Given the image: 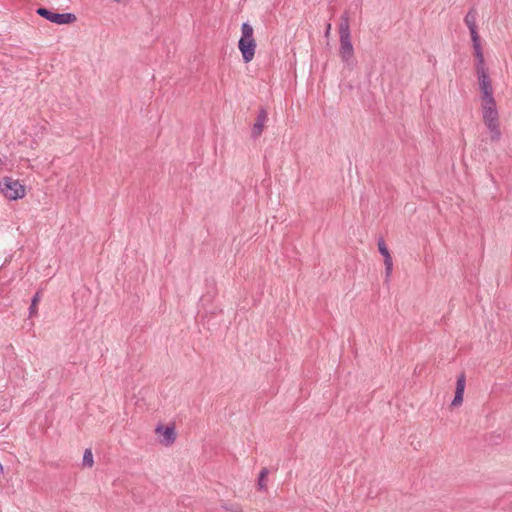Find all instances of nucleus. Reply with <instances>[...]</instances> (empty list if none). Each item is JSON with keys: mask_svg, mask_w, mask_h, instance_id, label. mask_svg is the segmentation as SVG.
Wrapping results in <instances>:
<instances>
[{"mask_svg": "<svg viewBox=\"0 0 512 512\" xmlns=\"http://www.w3.org/2000/svg\"><path fill=\"white\" fill-rule=\"evenodd\" d=\"M242 36L238 47L245 63H249L255 55L256 42L253 37V28L249 23H243L241 27Z\"/></svg>", "mask_w": 512, "mask_h": 512, "instance_id": "obj_1", "label": "nucleus"}, {"mask_svg": "<svg viewBox=\"0 0 512 512\" xmlns=\"http://www.w3.org/2000/svg\"><path fill=\"white\" fill-rule=\"evenodd\" d=\"M0 192L8 200H18L26 195V188L19 180L6 176L0 180Z\"/></svg>", "mask_w": 512, "mask_h": 512, "instance_id": "obj_2", "label": "nucleus"}, {"mask_svg": "<svg viewBox=\"0 0 512 512\" xmlns=\"http://www.w3.org/2000/svg\"><path fill=\"white\" fill-rule=\"evenodd\" d=\"M482 118L485 126L490 132L492 141H499L501 138V130L499 124V113L497 108L482 111Z\"/></svg>", "mask_w": 512, "mask_h": 512, "instance_id": "obj_3", "label": "nucleus"}, {"mask_svg": "<svg viewBox=\"0 0 512 512\" xmlns=\"http://www.w3.org/2000/svg\"><path fill=\"white\" fill-rule=\"evenodd\" d=\"M36 13L46 20L58 25L71 24L76 21V16L72 13H57L44 7H39L36 10Z\"/></svg>", "mask_w": 512, "mask_h": 512, "instance_id": "obj_4", "label": "nucleus"}, {"mask_svg": "<svg viewBox=\"0 0 512 512\" xmlns=\"http://www.w3.org/2000/svg\"><path fill=\"white\" fill-rule=\"evenodd\" d=\"M339 41V56L347 68L353 69L356 61L354 57V48L352 45L351 37L339 38Z\"/></svg>", "mask_w": 512, "mask_h": 512, "instance_id": "obj_5", "label": "nucleus"}, {"mask_svg": "<svg viewBox=\"0 0 512 512\" xmlns=\"http://www.w3.org/2000/svg\"><path fill=\"white\" fill-rule=\"evenodd\" d=\"M476 72L481 96L493 95V87L487 69Z\"/></svg>", "mask_w": 512, "mask_h": 512, "instance_id": "obj_6", "label": "nucleus"}, {"mask_svg": "<svg viewBox=\"0 0 512 512\" xmlns=\"http://www.w3.org/2000/svg\"><path fill=\"white\" fill-rule=\"evenodd\" d=\"M465 386H466V377H465V374L462 373L457 378L455 396L451 403L452 406L458 407L462 404Z\"/></svg>", "mask_w": 512, "mask_h": 512, "instance_id": "obj_7", "label": "nucleus"}, {"mask_svg": "<svg viewBox=\"0 0 512 512\" xmlns=\"http://www.w3.org/2000/svg\"><path fill=\"white\" fill-rule=\"evenodd\" d=\"M267 119H268L267 111L265 109H260V111L257 115L256 121L252 128V137L253 138H258L262 134V132L264 130L265 123L267 122Z\"/></svg>", "mask_w": 512, "mask_h": 512, "instance_id": "obj_8", "label": "nucleus"}, {"mask_svg": "<svg viewBox=\"0 0 512 512\" xmlns=\"http://www.w3.org/2000/svg\"><path fill=\"white\" fill-rule=\"evenodd\" d=\"M156 433L162 437L160 441L166 446L171 445L175 441L176 434L173 427L158 426L156 428Z\"/></svg>", "mask_w": 512, "mask_h": 512, "instance_id": "obj_9", "label": "nucleus"}, {"mask_svg": "<svg viewBox=\"0 0 512 512\" xmlns=\"http://www.w3.org/2000/svg\"><path fill=\"white\" fill-rule=\"evenodd\" d=\"M339 38H350V17L347 12H344L340 17V24L338 27Z\"/></svg>", "mask_w": 512, "mask_h": 512, "instance_id": "obj_10", "label": "nucleus"}, {"mask_svg": "<svg viewBox=\"0 0 512 512\" xmlns=\"http://www.w3.org/2000/svg\"><path fill=\"white\" fill-rule=\"evenodd\" d=\"M474 55L476 58V71L479 70H485V63H484V55L482 51L481 44H476L473 46Z\"/></svg>", "mask_w": 512, "mask_h": 512, "instance_id": "obj_11", "label": "nucleus"}, {"mask_svg": "<svg viewBox=\"0 0 512 512\" xmlns=\"http://www.w3.org/2000/svg\"><path fill=\"white\" fill-rule=\"evenodd\" d=\"M481 98V112L497 108V104L493 95L480 96Z\"/></svg>", "mask_w": 512, "mask_h": 512, "instance_id": "obj_12", "label": "nucleus"}, {"mask_svg": "<svg viewBox=\"0 0 512 512\" xmlns=\"http://www.w3.org/2000/svg\"><path fill=\"white\" fill-rule=\"evenodd\" d=\"M476 20H477L476 10L475 9L469 10L464 19V22L467 25L469 30L477 28Z\"/></svg>", "mask_w": 512, "mask_h": 512, "instance_id": "obj_13", "label": "nucleus"}, {"mask_svg": "<svg viewBox=\"0 0 512 512\" xmlns=\"http://www.w3.org/2000/svg\"><path fill=\"white\" fill-rule=\"evenodd\" d=\"M384 265H385V276L386 280H388L391 276L392 269H393V261L390 254H387L386 257H384Z\"/></svg>", "mask_w": 512, "mask_h": 512, "instance_id": "obj_14", "label": "nucleus"}, {"mask_svg": "<svg viewBox=\"0 0 512 512\" xmlns=\"http://www.w3.org/2000/svg\"><path fill=\"white\" fill-rule=\"evenodd\" d=\"M94 464L93 454L91 449H86L83 455V466L92 467Z\"/></svg>", "mask_w": 512, "mask_h": 512, "instance_id": "obj_15", "label": "nucleus"}, {"mask_svg": "<svg viewBox=\"0 0 512 512\" xmlns=\"http://www.w3.org/2000/svg\"><path fill=\"white\" fill-rule=\"evenodd\" d=\"M268 474V469L267 468H263L259 474V479H258V486L260 489H263L265 488L266 484H265V478Z\"/></svg>", "mask_w": 512, "mask_h": 512, "instance_id": "obj_16", "label": "nucleus"}, {"mask_svg": "<svg viewBox=\"0 0 512 512\" xmlns=\"http://www.w3.org/2000/svg\"><path fill=\"white\" fill-rule=\"evenodd\" d=\"M40 300V296H39V293L37 292L35 294V296L33 297L32 299V303L30 305V308H29V311H30V315L32 316L34 313H36V307H37V303L39 302Z\"/></svg>", "mask_w": 512, "mask_h": 512, "instance_id": "obj_17", "label": "nucleus"}, {"mask_svg": "<svg viewBox=\"0 0 512 512\" xmlns=\"http://www.w3.org/2000/svg\"><path fill=\"white\" fill-rule=\"evenodd\" d=\"M469 31H470V36H471L473 46L476 44H480V37L477 32V28L470 29Z\"/></svg>", "mask_w": 512, "mask_h": 512, "instance_id": "obj_18", "label": "nucleus"}, {"mask_svg": "<svg viewBox=\"0 0 512 512\" xmlns=\"http://www.w3.org/2000/svg\"><path fill=\"white\" fill-rule=\"evenodd\" d=\"M378 250H379V252L381 253V255H382L383 257H386V256H387V254H390V253H389V250H388V248H387V246H386V244H385V242H384V240H380V241L378 242Z\"/></svg>", "mask_w": 512, "mask_h": 512, "instance_id": "obj_19", "label": "nucleus"}, {"mask_svg": "<svg viewBox=\"0 0 512 512\" xmlns=\"http://www.w3.org/2000/svg\"><path fill=\"white\" fill-rule=\"evenodd\" d=\"M7 165V157H0V172H2Z\"/></svg>", "mask_w": 512, "mask_h": 512, "instance_id": "obj_20", "label": "nucleus"}, {"mask_svg": "<svg viewBox=\"0 0 512 512\" xmlns=\"http://www.w3.org/2000/svg\"><path fill=\"white\" fill-rule=\"evenodd\" d=\"M231 512H242L241 507L238 505H234L230 509Z\"/></svg>", "mask_w": 512, "mask_h": 512, "instance_id": "obj_21", "label": "nucleus"}, {"mask_svg": "<svg viewBox=\"0 0 512 512\" xmlns=\"http://www.w3.org/2000/svg\"><path fill=\"white\" fill-rule=\"evenodd\" d=\"M330 31H331V24H330V23H328V24L326 25V31H325V36H326V37H329V35H330Z\"/></svg>", "mask_w": 512, "mask_h": 512, "instance_id": "obj_22", "label": "nucleus"}]
</instances>
